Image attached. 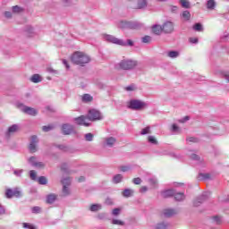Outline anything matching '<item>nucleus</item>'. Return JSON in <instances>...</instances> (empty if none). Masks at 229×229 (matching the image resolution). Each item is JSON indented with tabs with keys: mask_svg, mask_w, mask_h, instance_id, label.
Returning a JSON list of instances; mask_svg holds the SVG:
<instances>
[{
	"mask_svg": "<svg viewBox=\"0 0 229 229\" xmlns=\"http://www.w3.org/2000/svg\"><path fill=\"white\" fill-rule=\"evenodd\" d=\"M132 183H134V185H140V183H142V179L136 177L132 180Z\"/></svg>",
	"mask_w": 229,
	"mask_h": 229,
	"instance_id": "obj_49",
	"label": "nucleus"
},
{
	"mask_svg": "<svg viewBox=\"0 0 229 229\" xmlns=\"http://www.w3.org/2000/svg\"><path fill=\"white\" fill-rule=\"evenodd\" d=\"M71 194V191L69 190V186H63V195L69 196Z\"/></svg>",
	"mask_w": 229,
	"mask_h": 229,
	"instance_id": "obj_37",
	"label": "nucleus"
},
{
	"mask_svg": "<svg viewBox=\"0 0 229 229\" xmlns=\"http://www.w3.org/2000/svg\"><path fill=\"white\" fill-rule=\"evenodd\" d=\"M118 69H123V71H131V69H135L137 67V61H133L131 59L122 60L117 64Z\"/></svg>",
	"mask_w": 229,
	"mask_h": 229,
	"instance_id": "obj_4",
	"label": "nucleus"
},
{
	"mask_svg": "<svg viewBox=\"0 0 229 229\" xmlns=\"http://www.w3.org/2000/svg\"><path fill=\"white\" fill-rule=\"evenodd\" d=\"M130 170V166L128 165H123L120 167V171H122L123 173H127V171Z\"/></svg>",
	"mask_w": 229,
	"mask_h": 229,
	"instance_id": "obj_57",
	"label": "nucleus"
},
{
	"mask_svg": "<svg viewBox=\"0 0 229 229\" xmlns=\"http://www.w3.org/2000/svg\"><path fill=\"white\" fill-rule=\"evenodd\" d=\"M163 33H173L174 31V24L172 21H165L163 25Z\"/></svg>",
	"mask_w": 229,
	"mask_h": 229,
	"instance_id": "obj_9",
	"label": "nucleus"
},
{
	"mask_svg": "<svg viewBox=\"0 0 229 229\" xmlns=\"http://www.w3.org/2000/svg\"><path fill=\"white\" fill-rule=\"evenodd\" d=\"M213 223H216V225H221V217L220 216H213L212 217Z\"/></svg>",
	"mask_w": 229,
	"mask_h": 229,
	"instance_id": "obj_47",
	"label": "nucleus"
},
{
	"mask_svg": "<svg viewBox=\"0 0 229 229\" xmlns=\"http://www.w3.org/2000/svg\"><path fill=\"white\" fill-rule=\"evenodd\" d=\"M63 186L69 187L71 185V178L67 177L62 180Z\"/></svg>",
	"mask_w": 229,
	"mask_h": 229,
	"instance_id": "obj_39",
	"label": "nucleus"
},
{
	"mask_svg": "<svg viewBox=\"0 0 229 229\" xmlns=\"http://www.w3.org/2000/svg\"><path fill=\"white\" fill-rule=\"evenodd\" d=\"M168 226L169 224L167 222H160L154 226V229H167Z\"/></svg>",
	"mask_w": 229,
	"mask_h": 229,
	"instance_id": "obj_20",
	"label": "nucleus"
},
{
	"mask_svg": "<svg viewBox=\"0 0 229 229\" xmlns=\"http://www.w3.org/2000/svg\"><path fill=\"white\" fill-rule=\"evenodd\" d=\"M22 112L28 114L29 115H37V110L29 106H23Z\"/></svg>",
	"mask_w": 229,
	"mask_h": 229,
	"instance_id": "obj_16",
	"label": "nucleus"
},
{
	"mask_svg": "<svg viewBox=\"0 0 229 229\" xmlns=\"http://www.w3.org/2000/svg\"><path fill=\"white\" fill-rule=\"evenodd\" d=\"M22 12V8L19 7V5L13 6V13H19Z\"/></svg>",
	"mask_w": 229,
	"mask_h": 229,
	"instance_id": "obj_48",
	"label": "nucleus"
},
{
	"mask_svg": "<svg viewBox=\"0 0 229 229\" xmlns=\"http://www.w3.org/2000/svg\"><path fill=\"white\" fill-rule=\"evenodd\" d=\"M172 131H174V133H180V127L174 123L172 126Z\"/></svg>",
	"mask_w": 229,
	"mask_h": 229,
	"instance_id": "obj_52",
	"label": "nucleus"
},
{
	"mask_svg": "<svg viewBox=\"0 0 229 229\" xmlns=\"http://www.w3.org/2000/svg\"><path fill=\"white\" fill-rule=\"evenodd\" d=\"M167 56L169 58H178L180 56V53L178 51H169L167 53Z\"/></svg>",
	"mask_w": 229,
	"mask_h": 229,
	"instance_id": "obj_29",
	"label": "nucleus"
},
{
	"mask_svg": "<svg viewBox=\"0 0 229 229\" xmlns=\"http://www.w3.org/2000/svg\"><path fill=\"white\" fill-rule=\"evenodd\" d=\"M143 44H148V42H151V36H144L141 38Z\"/></svg>",
	"mask_w": 229,
	"mask_h": 229,
	"instance_id": "obj_45",
	"label": "nucleus"
},
{
	"mask_svg": "<svg viewBox=\"0 0 229 229\" xmlns=\"http://www.w3.org/2000/svg\"><path fill=\"white\" fill-rule=\"evenodd\" d=\"M54 126L53 125H45L42 127L43 131H51L53 130Z\"/></svg>",
	"mask_w": 229,
	"mask_h": 229,
	"instance_id": "obj_50",
	"label": "nucleus"
},
{
	"mask_svg": "<svg viewBox=\"0 0 229 229\" xmlns=\"http://www.w3.org/2000/svg\"><path fill=\"white\" fill-rule=\"evenodd\" d=\"M170 12L172 13H178V6H176V5L170 6Z\"/></svg>",
	"mask_w": 229,
	"mask_h": 229,
	"instance_id": "obj_54",
	"label": "nucleus"
},
{
	"mask_svg": "<svg viewBox=\"0 0 229 229\" xmlns=\"http://www.w3.org/2000/svg\"><path fill=\"white\" fill-rule=\"evenodd\" d=\"M127 106L128 108H131V110H142V108H145L147 105L145 102L140 100L132 99L128 102Z\"/></svg>",
	"mask_w": 229,
	"mask_h": 229,
	"instance_id": "obj_5",
	"label": "nucleus"
},
{
	"mask_svg": "<svg viewBox=\"0 0 229 229\" xmlns=\"http://www.w3.org/2000/svg\"><path fill=\"white\" fill-rule=\"evenodd\" d=\"M6 214V209L4 208V206L0 204V216H3Z\"/></svg>",
	"mask_w": 229,
	"mask_h": 229,
	"instance_id": "obj_59",
	"label": "nucleus"
},
{
	"mask_svg": "<svg viewBox=\"0 0 229 229\" xmlns=\"http://www.w3.org/2000/svg\"><path fill=\"white\" fill-rule=\"evenodd\" d=\"M131 194H133V190H131V189H125L123 191V198H130V196H131Z\"/></svg>",
	"mask_w": 229,
	"mask_h": 229,
	"instance_id": "obj_28",
	"label": "nucleus"
},
{
	"mask_svg": "<svg viewBox=\"0 0 229 229\" xmlns=\"http://www.w3.org/2000/svg\"><path fill=\"white\" fill-rule=\"evenodd\" d=\"M104 38L105 40H106V42H111V44H116V46H123V47L126 46H130V47L133 46V41H131V39L124 41L112 35H105Z\"/></svg>",
	"mask_w": 229,
	"mask_h": 229,
	"instance_id": "obj_2",
	"label": "nucleus"
},
{
	"mask_svg": "<svg viewBox=\"0 0 229 229\" xmlns=\"http://www.w3.org/2000/svg\"><path fill=\"white\" fill-rule=\"evenodd\" d=\"M37 144H38V138L37 136H32L29 145L30 153H37Z\"/></svg>",
	"mask_w": 229,
	"mask_h": 229,
	"instance_id": "obj_8",
	"label": "nucleus"
},
{
	"mask_svg": "<svg viewBox=\"0 0 229 229\" xmlns=\"http://www.w3.org/2000/svg\"><path fill=\"white\" fill-rule=\"evenodd\" d=\"M179 3L182 8H191V2L188 0H180Z\"/></svg>",
	"mask_w": 229,
	"mask_h": 229,
	"instance_id": "obj_31",
	"label": "nucleus"
},
{
	"mask_svg": "<svg viewBox=\"0 0 229 229\" xmlns=\"http://www.w3.org/2000/svg\"><path fill=\"white\" fill-rule=\"evenodd\" d=\"M28 162L30 165H32V167H35V165H37V163L38 162L37 160V157H30L29 159H28Z\"/></svg>",
	"mask_w": 229,
	"mask_h": 229,
	"instance_id": "obj_32",
	"label": "nucleus"
},
{
	"mask_svg": "<svg viewBox=\"0 0 229 229\" xmlns=\"http://www.w3.org/2000/svg\"><path fill=\"white\" fill-rule=\"evenodd\" d=\"M85 139L88 142H92V140H94V134L87 133V134H85Z\"/></svg>",
	"mask_w": 229,
	"mask_h": 229,
	"instance_id": "obj_44",
	"label": "nucleus"
},
{
	"mask_svg": "<svg viewBox=\"0 0 229 229\" xmlns=\"http://www.w3.org/2000/svg\"><path fill=\"white\" fill-rule=\"evenodd\" d=\"M148 140L150 144H158V140H157V138H155V136H148Z\"/></svg>",
	"mask_w": 229,
	"mask_h": 229,
	"instance_id": "obj_36",
	"label": "nucleus"
},
{
	"mask_svg": "<svg viewBox=\"0 0 229 229\" xmlns=\"http://www.w3.org/2000/svg\"><path fill=\"white\" fill-rule=\"evenodd\" d=\"M31 212L32 214H40V212H42V208L36 206L31 208Z\"/></svg>",
	"mask_w": 229,
	"mask_h": 229,
	"instance_id": "obj_43",
	"label": "nucleus"
},
{
	"mask_svg": "<svg viewBox=\"0 0 229 229\" xmlns=\"http://www.w3.org/2000/svg\"><path fill=\"white\" fill-rule=\"evenodd\" d=\"M88 119L89 121H101V119H103V114L96 109H90L88 113Z\"/></svg>",
	"mask_w": 229,
	"mask_h": 229,
	"instance_id": "obj_7",
	"label": "nucleus"
},
{
	"mask_svg": "<svg viewBox=\"0 0 229 229\" xmlns=\"http://www.w3.org/2000/svg\"><path fill=\"white\" fill-rule=\"evenodd\" d=\"M191 160L199 161V156H198V155H196V154H191Z\"/></svg>",
	"mask_w": 229,
	"mask_h": 229,
	"instance_id": "obj_60",
	"label": "nucleus"
},
{
	"mask_svg": "<svg viewBox=\"0 0 229 229\" xmlns=\"http://www.w3.org/2000/svg\"><path fill=\"white\" fill-rule=\"evenodd\" d=\"M150 131H151V128L148 126L141 130L140 135H148V133H150Z\"/></svg>",
	"mask_w": 229,
	"mask_h": 229,
	"instance_id": "obj_42",
	"label": "nucleus"
},
{
	"mask_svg": "<svg viewBox=\"0 0 229 229\" xmlns=\"http://www.w3.org/2000/svg\"><path fill=\"white\" fill-rule=\"evenodd\" d=\"M137 10H144L148 8V0H138L137 1Z\"/></svg>",
	"mask_w": 229,
	"mask_h": 229,
	"instance_id": "obj_13",
	"label": "nucleus"
},
{
	"mask_svg": "<svg viewBox=\"0 0 229 229\" xmlns=\"http://www.w3.org/2000/svg\"><path fill=\"white\" fill-rule=\"evenodd\" d=\"M208 199V193L204 192L194 200L193 205L194 207H199L201 203H204V201H207Z\"/></svg>",
	"mask_w": 229,
	"mask_h": 229,
	"instance_id": "obj_10",
	"label": "nucleus"
},
{
	"mask_svg": "<svg viewBox=\"0 0 229 229\" xmlns=\"http://www.w3.org/2000/svg\"><path fill=\"white\" fill-rule=\"evenodd\" d=\"M197 178L199 182H203L204 180H212V175L210 174L200 173Z\"/></svg>",
	"mask_w": 229,
	"mask_h": 229,
	"instance_id": "obj_15",
	"label": "nucleus"
},
{
	"mask_svg": "<svg viewBox=\"0 0 229 229\" xmlns=\"http://www.w3.org/2000/svg\"><path fill=\"white\" fill-rule=\"evenodd\" d=\"M30 180H33L34 182L37 181V172L34 170L30 171Z\"/></svg>",
	"mask_w": 229,
	"mask_h": 229,
	"instance_id": "obj_41",
	"label": "nucleus"
},
{
	"mask_svg": "<svg viewBox=\"0 0 229 229\" xmlns=\"http://www.w3.org/2000/svg\"><path fill=\"white\" fill-rule=\"evenodd\" d=\"M72 64H75V65L83 66L85 64L90 62V57L83 52H75L72 55Z\"/></svg>",
	"mask_w": 229,
	"mask_h": 229,
	"instance_id": "obj_1",
	"label": "nucleus"
},
{
	"mask_svg": "<svg viewBox=\"0 0 229 229\" xmlns=\"http://www.w3.org/2000/svg\"><path fill=\"white\" fill-rule=\"evenodd\" d=\"M194 31H203V25L201 23H195L193 25Z\"/></svg>",
	"mask_w": 229,
	"mask_h": 229,
	"instance_id": "obj_35",
	"label": "nucleus"
},
{
	"mask_svg": "<svg viewBox=\"0 0 229 229\" xmlns=\"http://www.w3.org/2000/svg\"><path fill=\"white\" fill-rule=\"evenodd\" d=\"M113 182L114 183H121L123 182V174H118L113 177Z\"/></svg>",
	"mask_w": 229,
	"mask_h": 229,
	"instance_id": "obj_30",
	"label": "nucleus"
},
{
	"mask_svg": "<svg viewBox=\"0 0 229 229\" xmlns=\"http://www.w3.org/2000/svg\"><path fill=\"white\" fill-rule=\"evenodd\" d=\"M39 185H47V178L46 176H40L38 179Z\"/></svg>",
	"mask_w": 229,
	"mask_h": 229,
	"instance_id": "obj_34",
	"label": "nucleus"
},
{
	"mask_svg": "<svg viewBox=\"0 0 229 229\" xmlns=\"http://www.w3.org/2000/svg\"><path fill=\"white\" fill-rule=\"evenodd\" d=\"M106 205H113L114 200L110 198H107L105 201Z\"/></svg>",
	"mask_w": 229,
	"mask_h": 229,
	"instance_id": "obj_63",
	"label": "nucleus"
},
{
	"mask_svg": "<svg viewBox=\"0 0 229 229\" xmlns=\"http://www.w3.org/2000/svg\"><path fill=\"white\" fill-rule=\"evenodd\" d=\"M181 17L183 21H191V12L183 11Z\"/></svg>",
	"mask_w": 229,
	"mask_h": 229,
	"instance_id": "obj_26",
	"label": "nucleus"
},
{
	"mask_svg": "<svg viewBox=\"0 0 229 229\" xmlns=\"http://www.w3.org/2000/svg\"><path fill=\"white\" fill-rule=\"evenodd\" d=\"M34 167H36V169H44V167H46V163L38 161Z\"/></svg>",
	"mask_w": 229,
	"mask_h": 229,
	"instance_id": "obj_40",
	"label": "nucleus"
},
{
	"mask_svg": "<svg viewBox=\"0 0 229 229\" xmlns=\"http://www.w3.org/2000/svg\"><path fill=\"white\" fill-rule=\"evenodd\" d=\"M25 31H27L29 33V36L31 37V35H33V31H34L33 27L28 26L26 28Z\"/></svg>",
	"mask_w": 229,
	"mask_h": 229,
	"instance_id": "obj_53",
	"label": "nucleus"
},
{
	"mask_svg": "<svg viewBox=\"0 0 229 229\" xmlns=\"http://www.w3.org/2000/svg\"><path fill=\"white\" fill-rule=\"evenodd\" d=\"M19 131V125L13 124L8 128L6 136L10 137V135H13V133H16V131Z\"/></svg>",
	"mask_w": 229,
	"mask_h": 229,
	"instance_id": "obj_14",
	"label": "nucleus"
},
{
	"mask_svg": "<svg viewBox=\"0 0 229 229\" xmlns=\"http://www.w3.org/2000/svg\"><path fill=\"white\" fill-rule=\"evenodd\" d=\"M30 81H32V83H40V81H42V77H40V75L38 74H34L30 78Z\"/></svg>",
	"mask_w": 229,
	"mask_h": 229,
	"instance_id": "obj_22",
	"label": "nucleus"
},
{
	"mask_svg": "<svg viewBox=\"0 0 229 229\" xmlns=\"http://www.w3.org/2000/svg\"><path fill=\"white\" fill-rule=\"evenodd\" d=\"M112 224L113 225H119L120 226H123L124 222H123L121 220H117V219H113Z\"/></svg>",
	"mask_w": 229,
	"mask_h": 229,
	"instance_id": "obj_51",
	"label": "nucleus"
},
{
	"mask_svg": "<svg viewBox=\"0 0 229 229\" xmlns=\"http://www.w3.org/2000/svg\"><path fill=\"white\" fill-rule=\"evenodd\" d=\"M115 142H117V139H115L114 137L111 136L104 138V146H107V148H114Z\"/></svg>",
	"mask_w": 229,
	"mask_h": 229,
	"instance_id": "obj_11",
	"label": "nucleus"
},
{
	"mask_svg": "<svg viewBox=\"0 0 229 229\" xmlns=\"http://www.w3.org/2000/svg\"><path fill=\"white\" fill-rule=\"evenodd\" d=\"M162 31H164L162 25H153L152 33L155 35H161Z\"/></svg>",
	"mask_w": 229,
	"mask_h": 229,
	"instance_id": "obj_17",
	"label": "nucleus"
},
{
	"mask_svg": "<svg viewBox=\"0 0 229 229\" xmlns=\"http://www.w3.org/2000/svg\"><path fill=\"white\" fill-rule=\"evenodd\" d=\"M174 193H175L174 190L170 189V190H166V191H163L161 193V196L163 198H171V196H174Z\"/></svg>",
	"mask_w": 229,
	"mask_h": 229,
	"instance_id": "obj_18",
	"label": "nucleus"
},
{
	"mask_svg": "<svg viewBox=\"0 0 229 229\" xmlns=\"http://www.w3.org/2000/svg\"><path fill=\"white\" fill-rule=\"evenodd\" d=\"M191 44H198L199 39L198 38H190Z\"/></svg>",
	"mask_w": 229,
	"mask_h": 229,
	"instance_id": "obj_61",
	"label": "nucleus"
},
{
	"mask_svg": "<svg viewBox=\"0 0 229 229\" xmlns=\"http://www.w3.org/2000/svg\"><path fill=\"white\" fill-rule=\"evenodd\" d=\"M187 142H198V139L194 137H190L187 139Z\"/></svg>",
	"mask_w": 229,
	"mask_h": 229,
	"instance_id": "obj_62",
	"label": "nucleus"
},
{
	"mask_svg": "<svg viewBox=\"0 0 229 229\" xmlns=\"http://www.w3.org/2000/svg\"><path fill=\"white\" fill-rule=\"evenodd\" d=\"M118 28H121L122 30H140V28H142V23L139 21H122L118 23Z\"/></svg>",
	"mask_w": 229,
	"mask_h": 229,
	"instance_id": "obj_3",
	"label": "nucleus"
},
{
	"mask_svg": "<svg viewBox=\"0 0 229 229\" xmlns=\"http://www.w3.org/2000/svg\"><path fill=\"white\" fill-rule=\"evenodd\" d=\"M177 212L175 211V209H165L164 211V216L165 217H173V216H175Z\"/></svg>",
	"mask_w": 229,
	"mask_h": 229,
	"instance_id": "obj_19",
	"label": "nucleus"
},
{
	"mask_svg": "<svg viewBox=\"0 0 229 229\" xmlns=\"http://www.w3.org/2000/svg\"><path fill=\"white\" fill-rule=\"evenodd\" d=\"M56 201V195L55 194H49L47 196V203L49 205L55 203Z\"/></svg>",
	"mask_w": 229,
	"mask_h": 229,
	"instance_id": "obj_21",
	"label": "nucleus"
},
{
	"mask_svg": "<svg viewBox=\"0 0 229 229\" xmlns=\"http://www.w3.org/2000/svg\"><path fill=\"white\" fill-rule=\"evenodd\" d=\"M13 196L15 197V198H21V191H19V189H14V190H13Z\"/></svg>",
	"mask_w": 229,
	"mask_h": 229,
	"instance_id": "obj_55",
	"label": "nucleus"
},
{
	"mask_svg": "<svg viewBox=\"0 0 229 229\" xmlns=\"http://www.w3.org/2000/svg\"><path fill=\"white\" fill-rule=\"evenodd\" d=\"M6 198H13V190L8 189L5 192Z\"/></svg>",
	"mask_w": 229,
	"mask_h": 229,
	"instance_id": "obj_46",
	"label": "nucleus"
},
{
	"mask_svg": "<svg viewBox=\"0 0 229 229\" xmlns=\"http://www.w3.org/2000/svg\"><path fill=\"white\" fill-rule=\"evenodd\" d=\"M102 206L101 204H92L89 208L91 212H98V210H101Z\"/></svg>",
	"mask_w": 229,
	"mask_h": 229,
	"instance_id": "obj_27",
	"label": "nucleus"
},
{
	"mask_svg": "<svg viewBox=\"0 0 229 229\" xmlns=\"http://www.w3.org/2000/svg\"><path fill=\"white\" fill-rule=\"evenodd\" d=\"M176 201H183V199H185V194H183L182 192H178V193H174V194Z\"/></svg>",
	"mask_w": 229,
	"mask_h": 229,
	"instance_id": "obj_23",
	"label": "nucleus"
},
{
	"mask_svg": "<svg viewBox=\"0 0 229 229\" xmlns=\"http://www.w3.org/2000/svg\"><path fill=\"white\" fill-rule=\"evenodd\" d=\"M61 171L65 173V174H71V171H69V165H67V163H63L61 165Z\"/></svg>",
	"mask_w": 229,
	"mask_h": 229,
	"instance_id": "obj_24",
	"label": "nucleus"
},
{
	"mask_svg": "<svg viewBox=\"0 0 229 229\" xmlns=\"http://www.w3.org/2000/svg\"><path fill=\"white\" fill-rule=\"evenodd\" d=\"M74 123L76 124H79L80 126H89V123H87V116L81 115L77 118L73 119Z\"/></svg>",
	"mask_w": 229,
	"mask_h": 229,
	"instance_id": "obj_12",
	"label": "nucleus"
},
{
	"mask_svg": "<svg viewBox=\"0 0 229 229\" xmlns=\"http://www.w3.org/2000/svg\"><path fill=\"white\" fill-rule=\"evenodd\" d=\"M63 135H75L76 129L74 125L69 123H64L61 127Z\"/></svg>",
	"mask_w": 229,
	"mask_h": 229,
	"instance_id": "obj_6",
	"label": "nucleus"
},
{
	"mask_svg": "<svg viewBox=\"0 0 229 229\" xmlns=\"http://www.w3.org/2000/svg\"><path fill=\"white\" fill-rule=\"evenodd\" d=\"M207 8H208V10H214L216 8V1L215 0H208Z\"/></svg>",
	"mask_w": 229,
	"mask_h": 229,
	"instance_id": "obj_25",
	"label": "nucleus"
},
{
	"mask_svg": "<svg viewBox=\"0 0 229 229\" xmlns=\"http://www.w3.org/2000/svg\"><path fill=\"white\" fill-rule=\"evenodd\" d=\"M24 173V170L23 169H14L13 170V174L15 176H18V177H21L22 176V174Z\"/></svg>",
	"mask_w": 229,
	"mask_h": 229,
	"instance_id": "obj_38",
	"label": "nucleus"
},
{
	"mask_svg": "<svg viewBox=\"0 0 229 229\" xmlns=\"http://www.w3.org/2000/svg\"><path fill=\"white\" fill-rule=\"evenodd\" d=\"M22 226H23V228L35 229V226H33L32 225L28 224V223H23Z\"/></svg>",
	"mask_w": 229,
	"mask_h": 229,
	"instance_id": "obj_56",
	"label": "nucleus"
},
{
	"mask_svg": "<svg viewBox=\"0 0 229 229\" xmlns=\"http://www.w3.org/2000/svg\"><path fill=\"white\" fill-rule=\"evenodd\" d=\"M113 216H119L121 214V208H114L112 212Z\"/></svg>",
	"mask_w": 229,
	"mask_h": 229,
	"instance_id": "obj_58",
	"label": "nucleus"
},
{
	"mask_svg": "<svg viewBox=\"0 0 229 229\" xmlns=\"http://www.w3.org/2000/svg\"><path fill=\"white\" fill-rule=\"evenodd\" d=\"M82 101L83 103H90V101H92V96L89 94H84L82 96Z\"/></svg>",
	"mask_w": 229,
	"mask_h": 229,
	"instance_id": "obj_33",
	"label": "nucleus"
},
{
	"mask_svg": "<svg viewBox=\"0 0 229 229\" xmlns=\"http://www.w3.org/2000/svg\"><path fill=\"white\" fill-rule=\"evenodd\" d=\"M223 76H224L225 80H226V81L229 82V72H224Z\"/></svg>",
	"mask_w": 229,
	"mask_h": 229,
	"instance_id": "obj_64",
	"label": "nucleus"
}]
</instances>
